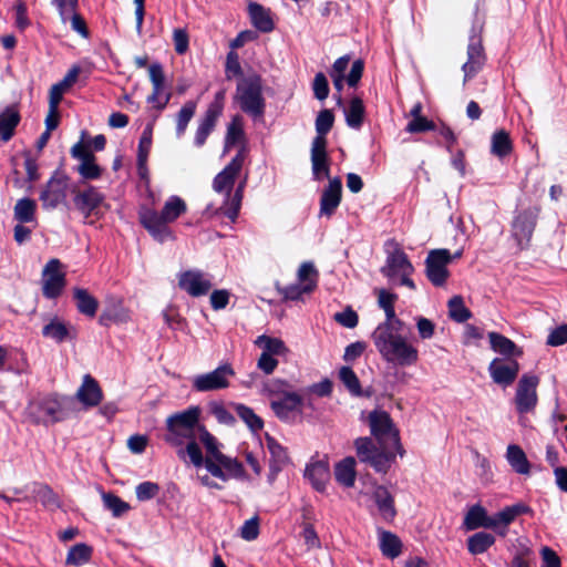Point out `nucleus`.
I'll list each match as a JSON object with an SVG mask.
<instances>
[{"mask_svg": "<svg viewBox=\"0 0 567 567\" xmlns=\"http://www.w3.org/2000/svg\"><path fill=\"white\" fill-rule=\"evenodd\" d=\"M396 299L395 293L385 289L378 290V303L384 310L385 320L377 326L371 339L384 361L400 367H411L419 361V350L402 333L405 324L395 315Z\"/></svg>", "mask_w": 567, "mask_h": 567, "instance_id": "1", "label": "nucleus"}, {"mask_svg": "<svg viewBox=\"0 0 567 567\" xmlns=\"http://www.w3.org/2000/svg\"><path fill=\"white\" fill-rule=\"evenodd\" d=\"M371 437H358L354 441L357 455L362 463H368L375 472L386 473L395 460L403 456L404 450L400 442L399 431L388 412L373 410L367 417Z\"/></svg>", "mask_w": 567, "mask_h": 567, "instance_id": "2", "label": "nucleus"}, {"mask_svg": "<svg viewBox=\"0 0 567 567\" xmlns=\"http://www.w3.org/2000/svg\"><path fill=\"white\" fill-rule=\"evenodd\" d=\"M185 212L186 203L179 196L174 195L165 202L161 213L151 208L141 210L140 221L155 240L164 243L173 238L167 224L176 220Z\"/></svg>", "mask_w": 567, "mask_h": 567, "instance_id": "3", "label": "nucleus"}, {"mask_svg": "<svg viewBox=\"0 0 567 567\" xmlns=\"http://www.w3.org/2000/svg\"><path fill=\"white\" fill-rule=\"evenodd\" d=\"M199 406L174 413L166 419L164 441L178 450L185 449L189 442H196L199 436Z\"/></svg>", "mask_w": 567, "mask_h": 567, "instance_id": "4", "label": "nucleus"}, {"mask_svg": "<svg viewBox=\"0 0 567 567\" xmlns=\"http://www.w3.org/2000/svg\"><path fill=\"white\" fill-rule=\"evenodd\" d=\"M199 442L206 450V457L203 456L199 444L196 442H189L185 449L177 450V455L185 460L186 456L195 467L205 466L206 470L214 476L224 482L227 481V474L221 470L220 465H217L219 455L223 453L219 451V443L217 439L210 434L206 427L199 429Z\"/></svg>", "mask_w": 567, "mask_h": 567, "instance_id": "5", "label": "nucleus"}, {"mask_svg": "<svg viewBox=\"0 0 567 567\" xmlns=\"http://www.w3.org/2000/svg\"><path fill=\"white\" fill-rule=\"evenodd\" d=\"M539 213L540 208L536 205L515 210L511 224V236L516 241L519 250L529 247Z\"/></svg>", "mask_w": 567, "mask_h": 567, "instance_id": "6", "label": "nucleus"}, {"mask_svg": "<svg viewBox=\"0 0 567 567\" xmlns=\"http://www.w3.org/2000/svg\"><path fill=\"white\" fill-rule=\"evenodd\" d=\"M237 100L243 112L260 117L265 112V100L259 78L244 79L237 85Z\"/></svg>", "mask_w": 567, "mask_h": 567, "instance_id": "7", "label": "nucleus"}, {"mask_svg": "<svg viewBox=\"0 0 567 567\" xmlns=\"http://www.w3.org/2000/svg\"><path fill=\"white\" fill-rule=\"evenodd\" d=\"M28 414L37 424H53L66 417L63 402L55 395H48L30 402Z\"/></svg>", "mask_w": 567, "mask_h": 567, "instance_id": "8", "label": "nucleus"}, {"mask_svg": "<svg viewBox=\"0 0 567 567\" xmlns=\"http://www.w3.org/2000/svg\"><path fill=\"white\" fill-rule=\"evenodd\" d=\"M235 370L229 363L218 365L213 371L197 374L192 379V388L196 392H213L229 388Z\"/></svg>", "mask_w": 567, "mask_h": 567, "instance_id": "9", "label": "nucleus"}, {"mask_svg": "<svg viewBox=\"0 0 567 567\" xmlns=\"http://www.w3.org/2000/svg\"><path fill=\"white\" fill-rule=\"evenodd\" d=\"M225 106V91L220 90L215 93L214 100L209 103L204 116L199 120L198 127L195 133L194 144L202 147L209 134L214 131L217 120L223 114Z\"/></svg>", "mask_w": 567, "mask_h": 567, "instance_id": "10", "label": "nucleus"}, {"mask_svg": "<svg viewBox=\"0 0 567 567\" xmlns=\"http://www.w3.org/2000/svg\"><path fill=\"white\" fill-rule=\"evenodd\" d=\"M68 188L69 177L63 172L55 171L40 193L43 209L52 210L65 203Z\"/></svg>", "mask_w": 567, "mask_h": 567, "instance_id": "11", "label": "nucleus"}, {"mask_svg": "<svg viewBox=\"0 0 567 567\" xmlns=\"http://www.w3.org/2000/svg\"><path fill=\"white\" fill-rule=\"evenodd\" d=\"M245 161V147L243 146L235 157L219 172L213 181V189L223 194L224 203L228 204L229 195L233 192L237 176L239 175Z\"/></svg>", "mask_w": 567, "mask_h": 567, "instance_id": "12", "label": "nucleus"}, {"mask_svg": "<svg viewBox=\"0 0 567 567\" xmlns=\"http://www.w3.org/2000/svg\"><path fill=\"white\" fill-rule=\"evenodd\" d=\"M452 261V255L447 249L431 250L425 259V272L432 285L442 287L445 285L450 272L447 265Z\"/></svg>", "mask_w": 567, "mask_h": 567, "instance_id": "13", "label": "nucleus"}, {"mask_svg": "<svg viewBox=\"0 0 567 567\" xmlns=\"http://www.w3.org/2000/svg\"><path fill=\"white\" fill-rule=\"evenodd\" d=\"M178 287L190 297L206 296L213 288V276L199 269H189L178 274Z\"/></svg>", "mask_w": 567, "mask_h": 567, "instance_id": "14", "label": "nucleus"}, {"mask_svg": "<svg viewBox=\"0 0 567 567\" xmlns=\"http://www.w3.org/2000/svg\"><path fill=\"white\" fill-rule=\"evenodd\" d=\"M539 383V379L533 374H523L518 381L516 394H515V405L518 413L524 414L532 412L538 402L537 396V385Z\"/></svg>", "mask_w": 567, "mask_h": 567, "instance_id": "15", "label": "nucleus"}, {"mask_svg": "<svg viewBox=\"0 0 567 567\" xmlns=\"http://www.w3.org/2000/svg\"><path fill=\"white\" fill-rule=\"evenodd\" d=\"M62 264L59 259H50L42 271V293L48 299L58 298L65 285V274L61 270Z\"/></svg>", "mask_w": 567, "mask_h": 567, "instance_id": "16", "label": "nucleus"}, {"mask_svg": "<svg viewBox=\"0 0 567 567\" xmlns=\"http://www.w3.org/2000/svg\"><path fill=\"white\" fill-rule=\"evenodd\" d=\"M302 398L290 391L279 399H272L270 408L281 421L293 422L302 413Z\"/></svg>", "mask_w": 567, "mask_h": 567, "instance_id": "17", "label": "nucleus"}, {"mask_svg": "<svg viewBox=\"0 0 567 567\" xmlns=\"http://www.w3.org/2000/svg\"><path fill=\"white\" fill-rule=\"evenodd\" d=\"M492 380L507 388L516 380L519 372V363L515 359L495 358L488 365Z\"/></svg>", "mask_w": 567, "mask_h": 567, "instance_id": "18", "label": "nucleus"}, {"mask_svg": "<svg viewBox=\"0 0 567 567\" xmlns=\"http://www.w3.org/2000/svg\"><path fill=\"white\" fill-rule=\"evenodd\" d=\"M486 55L482 44V39L473 33L470 35L467 45V61L462 65L464 81L474 78L484 66Z\"/></svg>", "mask_w": 567, "mask_h": 567, "instance_id": "19", "label": "nucleus"}, {"mask_svg": "<svg viewBox=\"0 0 567 567\" xmlns=\"http://www.w3.org/2000/svg\"><path fill=\"white\" fill-rule=\"evenodd\" d=\"M73 204L84 217H90L104 202V195L94 186H87L83 190H72Z\"/></svg>", "mask_w": 567, "mask_h": 567, "instance_id": "20", "label": "nucleus"}, {"mask_svg": "<svg viewBox=\"0 0 567 567\" xmlns=\"http://www.w3.org/2000/svg\"><path fill=\"white\" fill-rule=\"evenodd\" d=\"M245 184L246 181H243L237 186L235 193L229 195L228 204L223 203L220 207H215L213 204H208L204 209L203 215L208 218L217 215H225L230 219V221H235L239 214Z\"/></svg>", "mask_w": 567, "mask_h": 567, "instance_id": "21", "label": "nucleus"}, {"mask_svg": "<svg viewBox=\"0 0 567 567\" xmlns=\"http://www.w3.org/2000/svg\"><path fill=\"white\" fill-rule=\"evenodd\" d=\"M42 336L47 339L53 340L56 343H63L73 340L78 336L74 326L65 322L59 317H53L42 328Z\"/></svg>", "mask_w": 567, "mask_h": 567, "instance_id": "22", "label": "nucleus"}, {"mask_svg": "<svg viewBox=\"0 0 567 567\" xmlns=\"http://www.w3.org/2000/svg\"><path fill=\"white\" fill-rule=\"evenodd\" d=\"M342 184L340 178L336 177L329 181L320 198V216L331 217L341 202Z\"/></svg>", "mask_w": 567, "mask_h": 567, "instance_id": "23", "label": "nucleus"}, {"mask_svg": "<svg viewBox=\"0 0 567 567\" xmlns=\"http://www.w3.org/2000/svg\"><path fill=\"white\" fill-rule=\"evenodd\" d=\"M311 166L315 179L320 181L323 177H329L330 168L327 144H323L321 137L312 140Z\"/></svg>", "mask_w": 567, "mask_h": 567, "instance_id": "24", "label": "nucleus"}, {"mask_svg": "<svg viewBox=\"0 0 567 567\" xmlns=\"http://www.w3.org/2000/svg\"><path fill=\"white\" fill-rule=\"evenodd\" d=\"M371 498L381 518L385 522H392L396 515V509L394 497L390 491L383 485H375L371 493Z\"/></svg>", "mask_w": 567, "mask_h": 567, "instance_id": "25", "label": "nucleus"}, {"mask_svg": "<svg viewBox=\"0 0 567 567\" xmlns=\"http://www.w3.org/2000/svg\"><path fill=\"white\" fill-rule=\"evenodd\" d=\"M266 447L270 454L269 480L272 481L277 474L282 471L289 463V456L286 447H284L276 439L266 435Z\"/></svg>", "mask_w": 567, "mask_h": 567, "instance_id": "26", "label": "nucleus"}, {"mask_svg": "<svg viewBox=\"0 0 567 567\" xmlns=\"http://www.w3.org/2000/svg\"><path fill=\"white\" fill-rule=\"evenodd\" d=\"M413 266L409 261L406 254L395 247L393 251L388 254L386 264L382 268V274L389 278L399 276L400 274H412Z\"/></svg>", "mask_w": 567, "mask_h": 567, "instance_id": "27", "label": "nucleus"}, {"mask_svg": "<svg viewBox=\"0 0 567 567\" xmlns=\"http://www.w3.org/2000/svg\"><path fill=\"white\" fill-rule=\"evenodd\" d=\"M76 398L84 406L92 408L100 404L103 393L97 381L90 374H85L76 391Z\"/></svg>", "mask_w": 567, "mask_h": 567, "instance_id": "28", "label": "nucleus"}, {"mask_svg": "<svg viewBox=\"0 0 567 567\" xmlns=\"http://www.w3.org/2000/svg\"><path fill=\"white\" fill-rule=\"evenodd\" d=\"M80 72V66L73 65L60 82L51 86L49 102L53 110L59 107L63 94L78 81Z\"/></svg>", "mask_w": 567, "mask_h": 567, "instance_id": "29", "label": "nucleus"}, {"mask_svg": "<svg viewBox=\"0 0 567 567\" xmlns=\"http://www.w3.org/2000/svg\"><path fill=\"white\" fill-rule=\"evenodd\" d=\"M21 121L20 113L16 106H8L0 113V140L9 142Z\"/></svg>", "mask_w": 567, "mask_h": 567, "instance_id": "30", "label": "nucleus"}, {"mask_svg": "<svg viewBox=\"0 0 567 567\" xmlns=\"http://www.w3.org/2000/svg\"><path fill=\"white\" fill-rule=\"evenodd\" d=\"M464 526L467 530H475L478 528L492 529V526H495V524L492 522V516H488L487 511L483 506L476 504L467 511L464 517Z\"/></svg>", "mask_w": 567, "mask_h": 567, "instance_id": "31", "label": "nucleus"}, {"mask_svg": "<svg viewBox=\"0 0 567 567\" xmlns=\"http://www.w3.org/2000/svg\"><path fill=\"white\" fill-rule=\"evenodd\" d=\"M305 478L310 482L316 491L323 492L329 480L328 465L321 461L308 464L305 470Z\"/></svg>", "mask_w": 567, "mask_h": 567, "instance_id": "32", "label": "nucleus"}, {"mask_svg": "<svg viewBox=\"0 0 567 567\" xmlns=\"http://www.w3.org/2000/svg\"><path fill=\"white\" fill-rule=\"evenodd\" d=\"M248 12L252 25L261 32H270L274 30L275 24L270 17V11L261 4L251 2L248 6Z\"/></svg>", "mask_w": 567, "mask_h": 567, "instance_id": "33", "label": "nucleus"}, {"mask_svg": "<svg viewBox=\"0 0 567 567\" xmlns=\"http://www.w3.org/2000/svg\"><path fill=\"white\" fill-rule=\"evenodd\" d=\"M379 547L383 556L394 559L402 553V542L392 532L379 529Z\"/></svg>", "mask_w": 567, "mask_h": 567, "instance_id": "34", "label": "nucleus"}, {"mask_svg": "<svg viewBox=\"0 0 567 567\" xmlns=\"http://www.w3.org/2000/svg\"><path fill=\"white\" fill-rule=\"evenodd\" d=\"M506 460L516 473L522 475H528L530 473V463L519 445L509 444L507 446Z\"/></svg>", "mask_w": 567, "mask_h": 567, "instance_id": "35", "label": "nucleus"}, {"mask_svg": "<svg viewBox=\"0 0 567 567\" xmlns=\"http://www.w3.org/2000/svg\"><path fill=\"white\" fill-rule=\"evenodd\" d=\"M513 151V142L509 133L504 128L497 130L491 137V153L498 157L504 158Z\"/></svg>", "mask_w": 567, "mask_h": 567, "instance_id": "36", "label": "nucleus"}, {"mask_svg": "<svg viewBox=\"0 0 567 567\" xmlns=\"http://www.w3.org/2000/svg\"><path fill=\"white\" fill-rule=\"evenodd\" d=\"M343 112L349 127L359 130L362 126L365 109L360 97H352L348 106L343 107Z\"/></svg>", "mask_w": 567, "mask_h": 567, "instance_id": "37", "label": "nucleus"}, {"mask_svg": "<svg viewBox=\"0 0 567 567\" xmlns=\"http://www.w3.org/2000/svg\"><path fill=\"white\" fill-rule=\"evenodd\" d=\"M73 297L80 313L90 318L96 315L99 302L86 289L74 288Z\"/></svg>", "mask_w": 567, "mask_h": 567, "instance_id": "38", "label": "nucleus"}, {"mask_svg": "<svg viewBox=\"0 0 567 567\" xmlns=\"http://www.w3.org/2000/svg\"><path fill=\"white\" fill-rule=\"evenodd\" d=\"M334 476L338 483L346 487L353 486L355 482V460L346 457L336 465Z\"/></svg>", "mask_w": 567, "mask_h": 567, "instance_id": "39", "label": "nucleus"}, {"mask_svg": "<svg viewBox=\"0 0 567 567\" xmlns=\"http://www.w3.org/2000/svg\"><path fill=\"white\" fill-rule=\"evenodd\" d=\"M488 339L491 343V348L505 357H518L522 354V351L518 350L517 346L507 337L497 333L489 332Z\"/></svg>", "mask_w": 567, "mask_h": 567, "instance_id": "40", "label": "nucleus"}, {"mask_svg": "<svg viewBox=\"0 0 567 567\" xmlns=\"http://www.w3.org/2000/svg\"><path fill=\"white\" fill-rule=\"evenodd\" d=\"M150 73V80L153 85V92L147 97V102L151 104L156 105V103L159 101V97L162 96L164 85H165V75L163 68L159 63H153L148 68Z\"/></svg>", "mask_w": 567, "mask_h": 567, "instance_id": "41", "label": "nucleus"}, {"mask_svg": "<svg viewBox=\"0 0 567 567\" xmlns=\"http://www.w3.org/2000/svg\"><path fill=\"white\" fill-rule=\"evenodd\" d=\"M495 544L494 535L486 532H477L467 538V549L472 555H481Z\"/></svg>", "mask_w": 567, "mask_h": 567, "instance_id": "42", "label": "nucleus"}, {"mask_svg": "<svg viewBox=\"0 0 567 567\" xmlns=\"http://www.w3.org/2000/svg\"><path fill=\"white\" fill-rule=\"evenodd\" d=\"M255 344L262 349V353L268 355H282L287 352V347L281 339L261 334L255 340Z\"/></svg>", "mask_w": 567, "mask_h": 567, "instance_id": "43", "label": "nucleus"}, {"mask_svg": "<svg viewBox=\"0 0 567 567\" xmlns=\"http://www.w3.org/2000/svg\"><path fill=\"white\" fill-rule=\"evenodd\" d=\"M234 409L240 420L252 431L258 432L264 427V421L254 410L243 403H235Z\"/></svg>", "mask_w": 567, "mask_h": 567, "instance_id": "44", "label": "nucleus"}, {"mask_svg": "<svg viewBox=\"0 0 567 567\" xmlns=\"http://www.w3.org/2000/svg\"><path fill=\"white\" fill-rule=\"evenodd\" d=\"M92 556V547L84 543L76 544L69 549L65 563L71 566H82L86 564Z\"/></svg>", "mask_w": 567, "mask_h": 567, "instance_id": "45", "label": "nucleus"}, {"mask_svg": "<svg viewBox=\"0 0 567 567\" xmlns=\"http://www.w3.org/2000/svg\"><path fill=\"white\" fill-rule=\"evenodd\" d=\"M197 102L187 101L176 115V135L182 137L187 128L188 123L196 113Z\"/></svg>", "mask_w": 567, "mask_h": 567, "instance_id": "46", "label": "nucleus"}, {"mask_svg": "<svg viewBox=\"0 0 567 567\" xmlns=\"http://www.w3.org/2000/svg\"><path fill=\"white\" fill-rule=\"evenodd\" d=\"M37 204L33 199L24 197L14 206V218L20 223H30L34 219Z\"/></svg>", "mask_w": 567, "mask_h": 567, "instance_id": "47", "label": "nucleus"}, {"mask_svg": "<svg viewBox=\"0 0 567 567\" xmlns=\"http://www.w3.org/2000/svg\"><path fill=\"white\" fill-rule=\"evenodd\" d=\"M245 141V132L243 128V122L240 116H234L231 122L228 124L226 138H225V148H229L237 143H241Z\"/></svg>", "mask_w": 567, "mask_h": 567, "instance_id": "48", "label": "nucleus"}, {"mask_svg": "<svg viewBox=\"0 0 567 567\" xmlns=\"http://www.w3.org/2000/svg\"><path fill=\"white\" fill-rule=\"evenodd\" d=\"M515 520V516L509 506H506L494 516H492V522H494L495 526H492V529L502 537H505L508 532V525Z\"/></svg>", "mask_w": 567, "mask_h": 567, "instance_id": "49", "label": "nucleus"}, {"mask_svg": "<svg viewBox=\"0 0 567 567\" xmlns=\"http://www.w3.org/2000/svg\"><path fill=\"white\" fill-rule=\"evenodd\" d=\"M288 392H290L289 384L286 381L279 379L265 381L260 389V393L271 398V400L279 399Z\"/></svg>", "mask_w": 567, "mask_h": 567, "instance_id": "50", "label": "nucleus"}, {"mask_svg": "<svg viewBox=\"0 0 567 567\" xmlns=\"http://www.w3.org/2000/svg\"><path fill=\"white\" fill-rule=\"evenodd\" d=\"M449 315L456 322H465L472 316L471 311L465 307L461 296H454L449 300Z\"/></svg>", "mask_w": 567, "mask_h": 567, "instance_id": "51", "label": "nucleus"}, {"mask_svg": "<svg viewBox=\"0 0 567 567\" xmlns=\"http://www.w3.org/2000/svg\"><path fill=\"white\" fill-rule=\"evenodd\" d=\"M333 121H334V116L330 110H322L321 112H319V114L316 118L317 135L315 138L321 137L323 144H327L326 135L332 128Z\"/></svg>", "mask_w": 567, "mask_h": 567, "instance_id": "52", "label": "nucleus"}, {"mask_svg": "<svg viewBox=\"0 0 567 567\" xmlns=\"http://www.w3.org/2000/svg\"><path fill=\"white\" fill-rule=\"evenodd\" d=\"M35 497L49 511H55L61 507L59 496L48 485H41L37 491Z\"/></svg>", "mask_w": 567, "mask_h": 567, "instance_id": "53", "label": "nucleus"}, {"mask_svg": "<svg viewBox=\"0 0 567 567\" xmlns=\"http://www.w3.org/2000/svg\"><path fill=\"white\" fill-rule=\"evenodd\" d=\"M339 379L352 395H361L360 381L354 371L350 367H342L339 370Z\"/></svg>", "mask_w": 567, "mask_h": 567, "instance_id": "54", "label": "nucleus"}, {"mask_svg": "<svg viewBox=\"0 0 567 567\" xmlns=\"http://www.w3.org/2000/svg\"><path fill=\"white\" fill-rule=\"evenodd\" d=\"M216 463L220 465L221 470L227 474V480L229 477H241L244 475V466L236 458L223 454L219 455V460Z\"/></svg>", "mask_w": 567, "mask_h": 567, "instance_id": "55", "label": "nucleus"}, {"mask_svg": "<svg viewBox=\"0 0 567 567\" xmlns=\"http://www.w3.org/2000/svg\"><path fill=\"white\" fill-rule=\"evenodd\" d=\"M316 288L313 281L307 284H292L281 289V295L287 300H299L303 293H309Z\"/></svg>", "mask_w": 567, "mask_h": 567, "instance_id": "56", "label": "nucleus"}, {"mask_svg": "<svg viewBox=\"0 0 567 567\" xmlns=\"http://www.w3.org/2000/svg\"><path fill=\"white\" fill-rule=\"evenodd\" d=\"M76 172L84 181H96L102 176L103 168L96 164L95 159L79 163Z\"/></svg>", "mask_w": 567, "mask_h": 567, "instance_id": "57", "label": "nucleus"}, {"mask_svg": "<svg viewBox=\"0 0 567 567\" xmlns=\"http://www.w3.org/2000/svg\"><path fill=\"white\" fill-rule=\"evenodd\" d=\"M105 508L112 512L113 516L118 517L130 509L127 503L122 501L118 496L112 493H104L102 495Z\"/></svg>", "mask_w": 567, "mask_h": 567, "instance_id": "58", "label": "nucleus"}, {"mask_svg": "<svg viewBox=\"0 0 567 567\" xmlns=\"http://www.w3.org/2000/svg\"><path fill=\"white\" fill-rule=\"evenodd\" d=\"M135 493L138 501H150L159 493V485L150 481L142 482L136 486Z\"/></svg>", "mask_w": 567, "mask_h": 567, "instance_id": "59", "label": "nucleus"}, {"mask_svg": "<svg viewBox=\"0 0 567 567\" xmlns=\"http://www.w3.org/2000/svg\"><path fill=\"white\" fill-rule=\"evenodd\" d=\"M152 125H147L144 128L138 142L137 159L147 161L152 147Z\"/></svg>", "mask_w": 567, "mask_h": 567, "instance_id": "60", "label": "nucleus"}, {"mask_svg": "<svg viewBox=\"0 0 567 567\" xmlns=\"http://www.w3.org/2000/svg\"><path fill=\"white\" fill-rule=\"evenodd\" d=\"M239 535L247 542L255 540L259 535V517L247 519L239 529Z\"/></svg>", "mask_w": 567, "mask_h": 567, "instance_id": "61", "label": "nucleus"}, {"mask_svg": "<svg viewBox=\"0 0 567 567\" xmlns=\"http://www.w3.org/2000/svg\"><path fill=\"white\" fill-rule=\"evenodd\" d=\"M209 409L220 424L233 425L235 423L234 415L221 403L214 402L209 405Z\"/></svg>", "mask_w": 567, "mask_h": 567, "instance_id": "62", "label": "nucleus"}, {"mask_svg": "<svg viewBox=\"0 0 567 567\" xmlns=\"http://www.w3.org/2000/svg\"><path fill=\"white\" fill-rule=\"evenodd\" d=\"M312 90L316 99L319 101H323L329 95V84L326 75L321 72L317 73L313 83H312Z\"/></svg>", "mask_w": 567, "mask_h": 567, "instance_id": "63", "label": "nucleus"}, {"mask_svg": "<svg viewBox=\"0 0 567 567\" xmlns=\"http://www.w3.org/2000/svg\"><path fill=\"white\" fill-rule=\"evenodd\" d=\"M542 567H561V560L557 553L548 546L540 549Z\"/></svg>", "mask_w": 567, "mask_h": 567, "instance_id": "64", "label": "nucleus"}]
</instances>
